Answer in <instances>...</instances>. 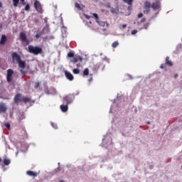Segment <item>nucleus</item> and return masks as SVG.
<instances>
[{"label":"nucleus","mask_w":182,"mask_h":182,"mask_svg":"<svg viewBox=\"0 0 182 182\" xmlns=\"http://www.w3.org/2000/svg\"><path fill=\"white\" fill-rule=\"evenodd\" d=\"M14 102L16 105H19V103H35V100L31 99L29 97H25L21 93H18L14 96Z\"/></svg>","instance_id":"obj_1"},{"label":"nucleus","mask_w":182,"mask_h":182,"mask_svg":"<svg viewBox=\"0 0 182 182\" xmlns=\"http://www.w3.org/2000/svg\"><path fill=\"white\" fill-rule=\"evenodd\" d=\"M29 53H33V55H41L43 52L42 48L39 46H33L32 45L28 46Z\"/></svg>","instance_id":"obj_2"},{"label":"nucleus","mask_w":182,"mask_h":182,"mask_svg":"<svg viewBox=\"0 0 182 182\" xmlns=\"http://www.w3.org/2000/svg\"><path fill=\"white\" fill-rule=\"evenodd\" d=\"M33 6L38 14H43V7H42V4L39 1L34 0Z\"/></svg>","instance_id":"obj_3"},{"label":"nucleus","mask_w":182,"mask_h":182,"mask_svg":"<svg viewBox=\"0 0 182 182\" xmlns=\"http://www.w3.org/2000/svg\"><path fill=\"white\" fill-rule=\"evenodd\" d=\"M73 100H75V95L73 94H69L63 97V102L66 103V105H70Z\"/></svg>","instance_id":"obj_4"},{"label":"nucleus","mask_w":182,"mask_h":182,"mask_svg":"<svg viewBox=\"0 0 182 182\" xmlns=\"http://www.w3.org/2000/svg\"><path fill=\"white\" fill-rule=\"evenodd\" d=\"M92 18H95L97 23H98L100 26H106V25H107V22L99 21V15L96 13L92 14Z\"/></svg>","instance_id":"obj_5"},{"label":"nucleus","mask_w":182,"mask_h":182,"mask_svg":"<svg viewBox=\"0 0 182 182\" xmlns=\"http://www.w3.org/2000/svg\"><path fill=\"white\" fill-rule=\"evenodd\" d=\"M13 75H14V70L12 69L7 70L6 82H8V83H11L13 80L12 79Z\"/></svg>","instance_id":"obj_6"},{"label":"nucleus","mask_w":182,"mask_h":182,"mask_svg":"<svg viewBox=\"0 0 182 182\" xmlns=\"http://www.w3.org/2000/svg\"><path fill=\"white\" fill-rule=\"evenodd\" d=\"M20 39L21 42L26 43V45H29V40L26 38V34L25 33H20Z\"/></svg>","instance_id":"obj_7"},{"label":"nucleus","mask_w":182,"mask_h":182,"mask_svg":"<svg viewBox=\"0 0 182 182\" xmlns=\"http://www.w3.org/2000/svg\"><path fill=\"white\" fill-rule=\"evenodd\" d=\"M151 6L152 9H154V11H157L160 9V1L154 2Z\"/></svg>","instance_id":"obj_8"},{"label":"nucleus","mask_w":182,"mask_h":182,"mask_svg":"<svg viewBox=\"0 0 182 182\" xmlns=\"http://www.w3.org/2000/svg\"><path fill=\"white\" fill-rule=\"evenodd\" d=\"M15 60H16V62H19L21 60V55L18 54V53H12V60L13 62H15Z\"/></svg>","instance_id":"obj_9"},{"label":"nucleus","mask_w":182,"mask_h":182,"mask_svg":"<svg viewBox=\"0 0 182 182\" xmlns=\"http://www.w3.org/2000/svg\"><path fill=\"white\" fill-rule=\"evenodd\" d=\"M82 60H83V58L79 55L77 57H73L71 62L72 63H77L78 61L82 62Z\"/></svg>","instance_id":"obj_10"},{"label":"nucleus","mask_w":182,"mask_h":182,"mask_svg":"<svg viewBox=\"0 0 182 182\" xmlns=\"http://www.w3.org/2000/svg\"><path fill=\"white\" fill-rule=\"evenodd\" d=\"M151 7V4L149 3V1H145L144 3V9H147V11H144V14H147L149 11H150V8Z\"/></svg>","instance_id":"obj_11"},{"label":"nucleus","mask_w":182,"mask_h":182,"mask_svg":"<svg viewBox=\"0 0 182 182\" xmlns=\"http://www.w3.org/2000/svg\"><path fill=\"white\" fill-rule=\"evenodd\" d=\"M8 107L4 103H0V113H6Z\"/></svg>","instance_id":"obj_12"},{"label":"nucleus","mask_w":182,"mask_h":182,"mask_svg":"<svg viewBox=\"0 0 182 182\" xmlns=\"http://www.w3.org/2000/svg\"><path fill=\"white\" fill-rule=\"evenodd\" d=\"M65 75L66 78L70 80V82H72V80H73L74 77H73V75H72V73L68 72V71H65Z\"/></svg>","instance_id":"obj_13"},{"label":"nucleus","mask_w":182,"mask_h":182,"mask_svg":"<svg viewBox=\"0 0 182 182\" xmlns=\"http://www.w3.org/2000/svg\"><path fill=\"white\" fill-rule=\"evenodd\" d=\"M17 63H18V67L21 68V69H25V68H26V63L22 61V60H20Z\"/></svg>","instance_id":"obj_14"},{"label":"nucleus","mask_w":182,"mask_h":182,"mask_svg":"<svg viewBox=\"0 0 182 182\" xmlns=\"http://www.w3.org/2000/svg\"><path fill=\"white\" fill-rule=\"evenodd\" d=\"M6 43V36L2 35L0 40V45H5Z\"/></svg>","instance_id":"obj_15"},{"label":"nucleus","mask_w":182,"mask_h":182,"mask_svg":"<svg viewBox=\"0 0 182 182\" xmlns=\"http://www.w3.org/2000/svg\"><path fill=\"white\" fill-rule=\"evenodd\" d=\"M26 174L28 176H30L31 177H36V176H38V173L34 172L33 171H28L26 172Z\"/></svg>","instance_id":"obj_16"},{"label":"nucleus","mask_w":182,"mask_h":182,"mask_svg":"<svg viewBox=\"0 0 182 182\" xmlns=\"http://www.w3.org/2000/svg\"><path fill=\"white\" fill-rule=\"evenodd\" d=\"M25 119V114H18L17 115V120L19 123L22 122Z\"/></svg>","instance_id":"obj_17"},{"label":"nucleus","mask_w":182,"mask_h":182,"mask_svg":"<svg viewBox=\"0 0 182 182\" xmlns=\"http://www.w3.org/2000/svg\"><path fill=\"white\" fill-rule=\"evenodd\" d=\"M59 171H60V167H58L55 169H54L52 172L50 173V174H51V176H55V174H56V173H59Z\"/></svg>","instance_id":"obj_18"},{"label":"nucleus","mask_w":182,"mask_h":182,"mask_svg":"<svg viewBox=\"0 0 182 182\" xmlns=\"http://www.w3.org/2000/svg\"><path fill=\"white\" fill-rule=\"evenodd\" d=\"M169 59H170L169 57L166 58L165 65H168V66H173V63Z\"/></svg>","instance_id":"obj_19"},{"label":"nucleus","mask_w":182,"mask_h":182,"mask_svg":"<svg viewBox=\"0 0 182 182\" xmlns=\"http://www.w3.org/2000/svg\"><path fill=\"white\" fill-rule=\"evenodd\" d=\"M43 35V31H38L36 34V39H39V38H41Z\"/></svg>","instance_id":"obj_20"},{"label":"nucleus","mask_w":182,"mask_h":182,"mask_svg":"<svg viewBox=\"0 0 182 182\" xmlns=\"http://www.w3.org/2000/svg\"><path fill=\"white\" fill-rule=\"evenodd\" d=\"M60 109H61V110H62V112H68V105H60Z\"/></svg>","instance_id":"obj_21"},{"label":"nucleus","mask_w":182,"mask_h":182,"mask_svg":"<svg viewBox=\"0 0 182 182\" xmlns=\"http://www.w3.org/2000/svg\"><path fill=\"white\" fill-rule=\"evenodd\" d=\"M3 163H4V166H9V164H11V160L4 159L3 160Z\"/></svg>","instance_id":"obj_22"},{"label":"nucleus","mask_w":182,"mask_h":182,"mask_svg":"<svg viewBox=\"0 0 182 182\" xmlns=\"http://www.w3.org/2000/svg\"><path fill=\"white\" fill-rule=\"evenodd\" d=\"M66 167H67L68 168H70V171H75V170H76V168H75V166H72V164H68V165L66 166Z\"/></svg>","instance_id":"obj_23"},{"label":"nucleus","mask_w":182,"mask_h":182,"mask_svg":"<svg viewBox=\"0 0 182 182\" xmlns=\"http://www.w3.org/2000/svg\"><path fill=\"white\" fill-rule=\"evenodd\" d=\"M75 56V52L70 51L68 53V58H74Z\"/></svg>","instance_id":"obj_24"},{"label":"nucleus","mask_w":182,"mask_h":182,"mask_svg":"<svg viewBox=\"0 0 182 182\" xmlns=\"http://www.w3.org/2000/svg\"><path fill=\"white\" fill-rule=\"evenodd\" d=\"M73 72L75 75H79V73H80V70L75 68L73 70Z\"/></svg>","instance_id":"obj_25"},{"label":"nucleus","mask_w":182,"mask_h":182,"mask_svg":"<svg viewBox=\"0 0 182 182\" xmlns=\"http://www.w3.org/2000/svg\"><path fill=\"white\" fill-rule=\"evenodd\" d=\"M125 4H127V5H132L133 4V0H123Z\"/></svg>","instance_id":"obj_26"},{"label":"nucleus","mask_w":182,"mask_h":182,"mask_svg":"<svg viewBox=\"0 0 182 182\" xmlns=\"http://www.w3.org/2000/svg\"><path fill=\"white\" fill-rule=\"evenodd\" d=\"M19 4V0H13V5L16 8L18 6V4Z\"/></svg>","instance_id":"obj_27"},{"label":"nucleus","mask_w":182,"mask_h":182,"mask_svg":"<svg viewBox=\"0 0 182 182\" xmlns=\"http://www.w3.org/2000/svg\"><path fill=\"white\" fill-rule=\"evenodd\" d=\"M84 76H87L89 75V68H85L83 71Z\"/></svg>","instance_id":"obj_28"},{"label":"nucleus","mask_w":182,"mask_h":182,"mask_svg":"<svg viewBox=\"0 0 182 182\" xmlns=\"http://www.w3.org/2000/svg\"><path fill=\"white\" fill-rule=\"evenodd\" d=\"M112 48H117V46H119V42L118 41H114L112 44Z\"/></svg>","instance_id":"obj_29"},{"label":"nucleus","mask_w":182,"mask_h":182,"mask_svg":"<svg viewBox=\"0 0 182 182\" xmlns=\"http://www.w3.org/2000/svg\"><path fill=\"white\" fill-rule=\"evenodd\" d=\"M40 85H41V83L39 82V81L36 82L34 85V88L38 89V87H39Z\"/></svg>","instance_id":"obj_30"},{"label":"nucleus","mask_w":182,"mask_h":182,"mask_svg":"<svg viewBox=\"0 0 182 182\" xmlns=\"http://www.w3.org/2000/svg\"><path fill=\"white\" fill-rule=\"evenodd\" d=\"M31 10V5L29 4H27L25 6V11H30Z\"/></svg>","instance_id":"obj_31"},{"label":"nucleus","mask_w":182,"mask_h":182,"mask_svg":"<svg viewBox=\"0 0 182 182\" xmlns=\"http://www.w3.org/2000/svg\"><path fill=\"white\" fill-rule=\"evenodd\" d=\"M5 127H6V129H8V130H9V129H11V124H9V122H7L4 124Z\"/></svg>","instance_id":"obj_32"},{"label":"nucleus","mask_w":182,"mask_h":182,"mask_svg":"<svg viewBox=\"0 0 182 182\" xmlns=\"http://www.w3.org/2000/svg\"><path fill=\"white\" fill-rule=\"evenodd\" d=\"M51 126L53 127V129H58V124L51 122Z\"/></svg>","instance_id":"obj_33"},{"label":"nucleus","mask_w":182,"mask_h":182,"mask_svg":"<svg viewBox=\"0 0 182 182\" xmlns=\"http://www.w3.org/2000/svg\"><path fill=\"white\" fill-rule=\"evenodd\" d=\"M75 8H77V9H82V8L80 7V4H79L78 3H75Z\"/></svg>","instance_id":"obj_34"},{"label":"nucleus","mask_w":182,"mask_h":182,"mask_svg":"<svg viewBox=\"0 0 182 182\" xmlns=\"http://www.w3.org/2000/svg\"><path fill=\"white\" fill-rule=\"evenodd\" d=\"M20 72H21V75H26V73H27V72L23 70H21Z\"/></svg>","instance_id":"obj_35"},{"label":"nucleus","mask_w":182,"mask_h":182,"mask_svg":"<svg viewBox=\"0 0 182 182\" xmlns=\"http://www.w3.org/2000/svg\"><path fill=\"white\" fill-rule=\"evenodd\" d=\"M132 35H136V33H137V30H133L132 32H131Z\"/></svg>","instance_id":"obj_36"},{"label":"nucleus","mask_w":182,"mask_h":182,"mask_svg":"<svg viewBox=\"0 0 182 182\" xmlns=\"http://www.w3.org/2000/svg\"><path fill=\"white\" fill-rule=\"evenodd\" d=\"M153 168H154V165H149V170H153Z\"/></svg>","instance_id":"obj_37"},{"label":"nucleus","mask_w":182,"mask_h":182,"mask_svg":"<svg viewBox=\"0 0 182 182\" xmlns=\"http://www.w3.org/2000/svg\"><path fill=\"white\" fill-rule=\"evenodd\" d=\"M137 16H138V18H143L142 13H139Z\"/></svg>","instance_id":"obj_38"},{"label":"nucleus","mask_w":182,"mask_h":182,"mask_svg":"<svg viewBox=\"0 0 182 182\" xmlns=\"http://www.w3.org/2000/svg\"><path fill=\"white\" fill-rule=\"evenodd\" d=\"M166 68V64L161 65V69H164Z\"/></svg>","instance_id":"obj_39"},{"label":"nucleus","mask_w":182,"mask_h":182,"mask_svg":"<svg viewBox=\"0 0 182 182\" xmlns=\"http://www.w3.org/2000/svg\"><path fill=\"white\" fill-rule=\"evenodd\" d=\"M146 21V18H144L141 20V23H143V22H145Z\"/></svg>","instance_id":"obj_40"},{"label":"nucleus","mask_w":182,"mask_h":182,"mask_svg":"<svg viewBox=\"0 0 182 182\" xmlns=\"http://www.w3.org/2000/svg\"><path fill=\"white\" fill-rule=\"evenodd\" d=\"M122 28H123V29H125V28H127V25L123 24V25H122Z\"/></svg>","instance_id":"obj_41"},{"label":"nucleus","mask_w":182,"mask_h":182,"mask_svg":"<svg viewBox=\"0 0 182 182\" xmlns=\"http://www.w3.org/2000/svg\"><path fill=\"white\" fill-rule=\"evenodd\" d=\"M85 18H86V19H90V16L85 15Z\"/></svg>","instance_id":"obj_42"},{"label":"nucleus","mask_w":182,"mask_h":182,"mask_svg":"<svg viewBox=\"0 0 182 182\" xmlns=\"http://www.w3.org/2000/svg\"><path fill=\"white\" fill-rule=\"evenodd\" d=\"M178 77V74H175L174 75L175 79L177 78Z\"/></svg>","instance_id":"obj_43"},{"label":"nucleus","mask_w":182,"mask_h":182,"mask_svg":"<svg viewBox=\"0 0 182 182\" xmlns=\"http://www.w3.org/2000/svg\"><path fill=\"white\" fill-rule=\"evenodd\" d=\"M0 8H2V3L0 2Z\"/></svg>","instance_id":"obj_44"},{"label":"nucleus","mask_w":182,"mask_h":182,"mask_svg":"<svg viewBox=\"0 0 182 182\" xmlns=\"http://www.w3.org/2000/svg\"><path fill=\"white\" fill-rule=\"evenodd\" d=\"M146 123L147 124H150V121H148Z\"/></svg>","instance_id":"obj_45"},{"label":"nucleus","mask_w":182,"mask_h":182,"mask_svg":"<svg viewBox=\"0 0 182 182\" xmlns=\"http://www.w3.org/2000/svg\"><path fill=\"white\" fill-rule=\"evenodd\" d=\"M58 167H60V163H58Z\"/></svg>","instance_id":"obj_46"},{"label":"nucleus","mask_w":182,"mask_h":182,"mask_svg":"<svg viewBox=\"0 0 182 182\" xmlns=\"http://www.w3.org/2000/svg\"><path fill=\"white\" fill-rule=\"evenodd\" d=\"M60 182H65V181L64 180H60Z\"/></svg>","instance_id":"obj_47"},{"label":"nucleus","mask_w":182,"mask_h":182,"mask_svg":"<svg viewBox=\"0 0 182 182\" xmlns=\"http://www.w3.org/2000/svg\"><path fill=\"white\" fill-rule=\"evenodd\" d=\"M21 2H25V0H21Z\"/></svg>","instance_id":"obj_48"},{"label":"nucleus","mask_w":182,"mask_h":182,"mask_svg":"<svg viewBox=\"0 0 182 182\" xmlns=\"http://www.w3.org/2000/svg\"><path fill=\"white\" fill-rule=\"evenodd\" d=\"M2 161V159L1 158H0V163Z\"/></svg>","instance_id":"obj_49"},{"label":"nucleus","mask_w":182,"mask_h":182,"mask_svg":"<svg viewBox=\"0 0 182 182\" xmlns=\"http://www.w3.org/2000/svg\"><path fill=\"white\" fill-rule=\"evenodd\" d=\"M10 117H12V114H10Z\"/></svg>","instance_id":"obj_50"},{"label":"nucleus","mask_w":182,"mask_h":182,"mask_svg":"<svg viewBox=\"0 0 182 182\" xmlns=\"http://www.w3.org/2000/svg\"><path fill=\"white\" fill-rule=\"evenodd\" d=\"M102 147H105V145L102 144Z\"/></svg>","instance_id":"obj_51"},{"label":"nucleus","mask_w":182,"mask_h":182,"mask_svg":"<svg viewBox=\"0 0 182 182\" xmlns=\"http://www.w3.org/2000/svg\"><path fill=\"white\" fill-rule=\"evenodd\" d=\"M16 156H18V152H17V153H16Z\"/></svg>","instance_id":"obj_52"},{"label":"nucleus","mask_w":182,"mask_h":182,"mask_svg":"<svg viewBox=\"0 0 182 182\" xmlns=\"http://www.w3.org/2000/svg\"><path fill=\"white\" fill-rule=\"evenodd\" d=\"M102 141H105V139H102Z\"/></svg>","instance_id":"obj_53"},{"label":"nucleus","mask_w":182,"mask_h":182,"mask_svg":"<svg viewBox=\"0 0 182 182\" xmlns=\"http://www.w3.org/2000/svg\"><path fill=\"white\" fill-rule=\"evenodd\" d=\"M0 28H2V26H0Z\"/></svg>","instance_id":"obj_54"},{"label":"nucleus","mask_w":182,"mask_h":182,"mask_svg":"<svg viewBox=\"0 0 182 182\" xmlns=\"http://www.w3.org/2000/svg\"><path fill=\"white\" fill-rule=\"evenodd\" d=\"M0 28H2V26H0Z\"/></svg>","instance_id":"obj_55"},{"label":"nucleus","mask_w":182,"mask_h":182,"mask_svg":"<svg viewBox=\"0 0 182 182\" xmlns=\"http://www.w3.org/2000/svg\"><path fill=\"white\" fill-rule=\"evenodd\" d=\"M181 117H182V116H181Z\"/></svg>","instance_id":"obj_56"}]
</instances>
